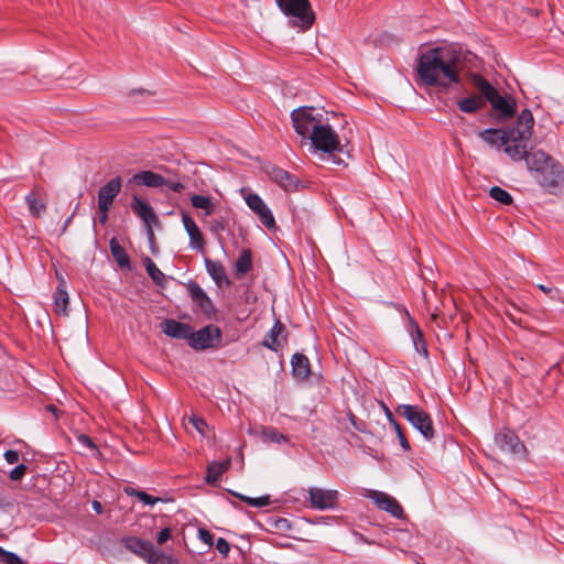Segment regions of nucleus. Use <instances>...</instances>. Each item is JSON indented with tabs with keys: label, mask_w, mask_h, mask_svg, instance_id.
Returning a JSON list of instances; mask_svg holds the SVG:
<instances>
[{
	"label": "nucleus",
	"mask_w": 564,
	"mask_h": 564,
	"mask_svg": "<svg viewBox=\"0 0 564 564\" xmlns=\"http://www.w3.org/2000/svg\"><path fill=\"white\" fill-rule=\"evenodd\" d=\"M462 55L451 47H434L425 51L419 57L416 67L419 79L426 86L448 89L459 84Z\"/></svg>",
	"instance_id": "nucleus-1"
},
{
	"label": "nucleus",
	"mask_w": 564,
	"mask_h": 564,
	"mask_svg": "<svg viewBox=\"0 0 564 564\" xmlns=\"http://www.w3.org/2000/svg\"><path fill=\"white\" fill-rule=\"evenodd\" d=\"M294 130L311 140L312 148L327 154L341 152L343 145L337 132L324 121L321 113H314L313 107H301L291 113Z\"/></svg>",
	"instance_id": "nucleus-2"
},
{
	"label": "nucleus",
	"mask_w": 564,
	"mask_h": 564,
	"mask_svg": "<svg viewBox=\"0 0 564 564\" xmlns=\"http://www.w3.org/2000/svg\"><path fill=\"white\" fill-rule=\"evenodd\" d=\"M534 119L529 109L521 111L516 127L505 129V152L514 161L528 154L529 141L533 133Z\"/></svg>",
	"instance_id": "nucleus-3"
},
{
	"label": "nucleus",
	"mask_w": 564,
	"mask_h": 564,
	"mask_svg": "<svg viewBox=\"0 0 564 564\" xmlns=\"http://www.w3.org/2000/svg\"><path fill=\"white\" fill-rule=\"evenodd\" d=\"M471 86L486 97L492 109L499 113L501 119L507 120L516 112V100L512 97H502L498 90L481 75L474 74L470 78Z\"/></svg>",
	"instance_id": "nucleus-4"
},
{
	"label": "nucleus",
	"mask_w": 564,
	"mask_h": 564,
	"mask_svg": "<svg viewBox=\"0 0 564 564\" xmlns=\"http://www.w3.org/2000/svg\"><path fill=\"white\" fill-rule=\"evenodd\" d=\"M276 6L289 18L293 28L300 31H307L315 22V13L312 10L310 0H275Z\"/></svg>",
	"instance_id": "nucleus-5"
},
{
	"label": "nucleus",
	"mask_w": 564,
	"mask_h": 564,
	"mask_svg": "<svg viewBox=\"0 0 564 564\" xmlns=\"http://www.w3.org/2000/svg\"><path fill=\"white\" fill-rule=\"evenodd\" d=\"M397 412L403 415L426 440L434 437L433 422L427 412L410 404L400 405Z\"/></svg>",
	"instance_id": "nucleus-6"
},
{
	"label": "nucleus",
	"mask_w": 564,
	"mask_h": 564,
	"mask_svg": "<svg viewBox=\"0 0 564 564\" xmlns=\"http://www.w3.org/2000/svg\"><path fill=\"white\" fill-rule=\"evenodd\" d=\"M535 180L552 195L564 193V166L556 160L540 176H535Z\"/></svg>",
	"instance_id": "nucleus-7"
},
{
	"label": "nucleus",
	"mask_w": 564,
	"mask_h": 564,
	"mask_svg": "<svg viewBox=\"0 0 564 564\" xmlns=\"http://www.w3.org/2000/svg\"><path fill=\"white\" fill-rule=\"evenodd\" d=\"M221 330L218 326L207 325L197 332L192 329L188 345L197 350H205L209 348H216L221 343Z\"/></svg>",
	"instance_id": "nucleus-8"
},
{
	"label": "nucleus",
	"mask_w": 564,
	"mask_h": 564,
	"mask_svg": "<svg viewBox=\"0 0 564 564\" xmlns=\"http://www.w3.org/2000/svg\"><path fill=\"white\" fill-rule=\"evenodd\" d=\"M495 444L502 452H509L514 455H524L527 453V448L524 444L520 441L517 434L510 430H503L496 434Z\"/></svg>",
	"instance_id": "nucleus-9"
},
{
	"label": "nucleus",
	"mask_w": 564,
	"mask_h": 564,
	"mask_svg": "<svg viewBox=\"0 0 564 564\" xmlns=\"http://www.w3.org/2000/svg\"><path fill=\"white\" fill-rule=\"evenodd\" d=\"M122 180L120 176L111 178L107 184L100 187L98 192L99 212H109L115 198L120 193Z\"/></svg>",
	"instance_id": "nucleus-10"
},
{
	"label": "nucleus",
	"mask_w": 564,
	"mask_h": 564,
	"mask_svg": "<svg viewBox=\"0 0 564 564\" xmlns=\"http://www.w3.org/2000/svg\"><path fill=\"white\" fill-rule=\"evenodd\" d=\"M310 503L314 509H332L337 505L338 491L327 490L317 487L308 489Z\"/></svg>",
	"instance_id": "nucleus-11"
},
{
	"label": "nucleus",
	"mask_w": 564,
	"mask_h": 564,
	"mask_svg": "<svg viewBox=\"0 0 564 564\" xmlns=\"http://www.w3.org/2000/svg\"><path fill=\"white\" fill-rule=\"evenodd\" d=\"M246 203L248 207L260 218L261 223L267 228H273L275 226L274 217L267 206V204L262 200V198L257 194H249L246 197Z\"/></svg>",
	"instance_id": "nucleus-12"
},
{
	"label": "nucleus",
	"mask_w": 564,
	"mask_h": 564,
	"mask_svg": "<svg viewBox=\"0 0 564 564\" xmlns=\"http://www.w3.org/2000/svg\"><path fill=\"white\" fill-rule=\"evenodd\" d=\"M265 171L270 180L284 191L293 192L297 189L300 181L295 175L274 165L268 166Z\"/></svg>",
	"instance_id": "nucleus-13"
},
{
	"label": "nucleus",
	"mask_w": 564,
	"mask_h": 564,
	"mask_svg": "<svg viewBox=\"0 0 564 564\" xmlns=\"http://www.w3.org/2000/svg\"><path fill=\"white\" fill-rule=\"evenodd\" d=\"M187 290H188L192 301L197 306H199V308L206 316L210 317L215 314L216 308H215L212 300L197 283H195V282L188 283Z\"/></svg>",
	"instance_id": "nucleus-14"
},
{
	"label": "nucleus",
	"mask_w": 564,
	"mask_h": 564,
	"mask_svg": "<svg viewBox=\"0 0 564 564\" xmlns=\"http://www.w3.org/2000/svg\"><path fill=\"white\" fill-rule=\"evenodd\" d=\"M524 159L528 169L535 172V176H540L553 162H555L554 158L542 150H538L532 153L528 152Z\"/></svg>",
	"instance_id": "nucleus-15"
},
{
	"label": "nucleus",
	"mask_w": 564,
	"mask_h": 564,
	"mask_svg": "<svg viewBox=\"0 0 564 564\" xmlns=\"http://www.w3.org/2000/svg\"><path fill=\"white\" fill-rule=\"evenodd\" d=\"M182 223L184 225L185 230L189 236V246L191 248L204 252L205 250V239L196 225L195 220L187 214L182 215Z\"/></svg>",
	"instance_id": "nucleus-16"
},
{
	"label": "nucleus",
	"mask_w": 564,
	"mask_h": 564,
	"mask_svg": "<svg viewBox=\"0 0 564 564\" xmlns=\"http://www.w3.org/2000/svg\"><path fill=\"white\" fill-rule=\"evenodd\" d=\"M161 330L169 337L189 340L192 327L188 324L166 318L161 323Z\"/></svg>",
	"instance_id": "nucleus-17"
},
{
	"label": "nucleus",
	"mask_w": 564,
	"mask_h": 564,
	"mask_svg": "<svg viewBox=\"0 0 564 564\" xmlns=\"http://www.w3.org/2000/svg\"><path fill=\"white\" fill-rule=\"evenodd\" d=\"M371 498L378 508L391 513L395 518L403 517V509L393 497L381 491H373Z\"/></svg>",
	"instance_id": "nucleus-18"
},
{
	"label": "nucleus",
	"mask_w": 564,
	"mask_h": 564,
	"mask_svg": "<svg viewBox=\"0 0 564 564\" xmlns=\"http://www.w3.org/2000/svg\"><path fill=\"white\" fill-rule=\"evenodd\" d=\"M132 212L140 217L145 225H158L159 218L153 208L144 200L134 196L131 203Z\"/></svg>",
	"instance_id": "nucleus-19"
},
{
	"label": "nucleus",
	"mask_w": 564,
	"mask_h": 564,
	"mask_svg": "<svg viewBox=\"0 0 564 564\" xmlns=\"http://www.w3.org/2000/svg\"><path fill=\"white\" fill-rule=\"evenodd\" d=\"M29 212L34 218H40L46 212V199L37 191H32L25 196Z\"/></svg>",
	"instance_id": "nucleus-20"
},
{
	"label": "nucleus",
	"mask_w": 564,
	"mask_h": 564,
	"mask_svg": "<svg viewBox=\"0 0 564 564\" xmlns=\"http://www.w3.org/2000/svg\"><path fill=\"white\" fill-rule=\"evenodd\" d=\"M59 283L54 293V312L56 314L67 315V306L69 302L66 291V283L63 276H58Z\"/></svg>",
	"instance_id": "nucleus-21"
},
{
	"label": "nucleus",
	"mask_w": 564,
	"mask_h": 564,
	"mask_svg": "<svg viewBox=\"0 0 564 564\" xmlns=\"http://www.w3.org/2000/svg\"><path fill=\"white\" fill-rule=\"evenodd\" d=\"M460 111L465 113H475L486 106V97L478 93L457 101Z\"/></svg>",
	"instance_id": "nucleus-22"
},
{
	"label": "nucleus",
	"mask_w": 564,
	"mask_h": 564,
	"mask_svg": "<svg viewBox=\"0 0 564 564\" xmlns=\"http://www.w3.org/2000/svg\"><path fill=\"white\" fill-rule=\"evenodd\" d=\"M205 265L208 274L218 286H221L223 284H226L227 286L230 285V281L227 278L226 270L221 263L206 259Z\"/></svg>",
	"instance_id": "nucleus-23"
},
{
	"label": "nucleus",
	"mask_w": 564,
	"mask_h": 564,
	"mask_svg": "<svg viewBox=\"0 0 564 564\" xmlns=\"http://www.w3.org/2000/svg\"><path fill=\"white\" fill-rule=\"evenodd\" d=\"M123 542L128 550L140 555L144 560L148 558L150 552H153L154 545L151 542H147L138 538H128Z\"/></svg>",
	"instance_id": "nucleus-24"
},
{
	"label": "nucleus",
	"mask_w": 564,
	"mask_h": 564,
	"mask_svg": "<svg viewBox=\"0 0 564 564\" xmlns=\"http://www.w3.org/2000/svg\"><path fill=\"white\" fill-rule=\"evenodd\" d=\"M133 181L148 187H161L165 184V178L152 171H144L133 176Z\"/></svg>",
	"instance_id": "nucleus-25"
},
{
	"label": "nucleus",
	"mask_w": 564,
	"mask_h": 564,
	"mask_svg": "<svg viewBox=\"0 0 564 564\" xmlns=\"http://www.w3.org/2000/svg\"><path fill=\"white\" fill-rule=\"evenodd\" d=\"M293 375L299 379H306L310 376V361L303 354H295L291 360Z\"/></svg>",
	"instance_id": "nucleus-26"
},
{
	"label": "nucleus",
	"mask_w": 564,
	"mask_h": 564,
	"mask_svg": "<svg viewBox=\"0 0 564 564\" xmlns=\"http://www.w3.org/2000/svg\"><path fill=\"white\" fill-rule=\"evenodd\" d=\"M252 269V253L249 249L241 251L235 264V275L237 279L243 278Z\"/></svg>",
	"instance_id": "nucleus-27"
},
{
	"label": "nucleus",
	"mask_w": 564,
	"mask_h": 564,
	"mask_svg": "<svg viewBox=\"0 0 564 564\" xmlns=\"http://www.w3.org/2000/svg\"><path fill=\"white\" fill-rule=\"evenodd\" d=\"M229 466L230 459L212 463L207 468L206 481L208 484L216 482L221 477V475L228 470Z\"/></svg>",
	"instance_id": "nucleus-28"
},
{
	"label": "nucleus",
	"mask_w": 564,
	"mask_h": 564,
	"mask_svg": "<svg viewBox=\"0 0 564 564\" xmlns=\"http://www.w3.org/2000/svg\"><path fill=\"white\" fill-rule=\"evenodd\" d=\"M480 138L491 144L505 148V129H486L479 133Z\"/></svg>",
	"instance_id": "nucleus-29"
},
{
	"label": "nucleus",
	"mask_w": 564,
	"mask_h": 564,
	"mask_svg": "<svg viewBox=\"0 0 564 564\" xmlns=\"http://www.w3.org/2000/svg\"><path fill=\"white\" fill-rule=\"evenodd\" d=\"M109 246H110L111 254L115 258V260L117 261V263L121 268L129 267L130 258H129L128 253L126 252L124 248L122 246H120L118 240L116 238H111Z\"/></svg>",
	"instance_id": "nucleus-30"
},
{
	"label": "nucleus",
	"mask_w": 564,
	"mask_h": 564,
	"mask_svg": "<svg viewBox=\"0 0 564 564\" xmlns=\"http://www.w3.org/2000/svg\"><path fill=\"white\" fill-rule=\"evenodd\" d=\"M283 330L284 325L278 321L272 327L270 334L263 340V346L270 348L271 350L278 351V349L281 347V341L279 337Z\"/></svg>",
	"instance_id": "nucleus-31"
},
{
	"label": "nucleus",
	"mask_w": 564,
	"mask_h": 564,
	"mask_svg": "<svg viewBox=\"0 0 564 564\" xmlns=\"http://www.w3.org/2000/svg\"><path fill=\"white\" fill-rule=\"evenodd\" d=\"M192 206L197 209H203L206 216H209L215 210V204L212 202V198L203 195H193L191 197Z\"/></svg>",
	"instance_id": "nucleus-32"
},
{
	"label": "nucleus",
	"mask_w": 564,
	"mask_h": 564,
	"mask_svg": "<svg viewBox=\"0 0 564 564\" xmlns=\"http://www.w3.org/2000/svg\"><path fill=\"white\" fill-rule=\"evenodd\" d=\"M143 262L145 265V270H147L148 274L151 276V279L153 280V282L158 285H163L164 281H165V275L156 267V264L149 257H145Z\"/></svg>",
	"instance_id": "nucleus-33"
},
{
	"label": "nucleus",
	"mask_w": 564,
	"mask_h": 564,
	"mask_svg": "<svg viewBox=\"0 0 564 564\" xmlns=\"http://www.w3.org/2000/svg\"><path fill=\"white\" fill-rule=\"evenodd\" d=\"M123 491L126 495L135 497L140 501H142L143 503L149 505V506H153L154 503L162 501V499L159 497H153V496L147 494L145 491H141V490L134 489L132 487H126L123 489Z\"/></svg>",
	"instance_id": "nucleus-34"
},
{
	"label": "nucleus",
	"mask_w": 564,
	"mask_h": 564,
	"mask_svg": "<svg viewBox=\"0 0 564 564\" xmlns=\"http://www.w3.org/2000/svg\"><path fill=\"white\" fill-rule=\"evenodd\" d=\"M148 563L150 564H177V561L170 555L163 554L155 546L153 547V552H150L148 558Z\"/></svg>",
	"instance_id": "nucleus-35"
},
{
	"label": "nucleus",
	"mask_w": 564,
	"mask_h": 564,
	"mask_svg": "<svg viewBox=\"0 0 564 564\" xmlns=\"http://www.w3.org/2000/svg\"><path fill=\"white\" fill-rule=\"evenodd\" d=\"M489 196L503 205H510L513 202L512 196L499 186H492L489 189Z\"/></svg>",
	"instance_id": "nucleus-36"
},
{
	"label": "nucleus",
	"mask_w": 564,
	"mask_h": 564,
	"mask_svg": "<svg viewBox=\"0 0 564 564\" xmlns=\"http://www.w3.org/2000/svg\"><path fill=\"white\" fill-rule=\"evenodd\" d=\"M262 438L264 442H272V443H282V442H288L289 438L286 435L280 433L274 427H265L263 429L262 431Z\"/></svg>",
	"instance_id": "nucleus-37"
},
{
	"label": "nucleus",
	"mask_w": 564,
	"mask_h": 564,
	"mask_svg": "<svg viewBox=\"0 0 564 564\" xmlns=\"http://www.w3.org/2000/svg\"><path fill=\"white\" fill-rule=\"evenodd\" d=\"M236 496L240 500L247 502L249 506L257 507V508L267 507L271 502V499H270L269 495L261 496V497H258V498H250V497H247V496H243V495H236Z\"/></svg>",
	"instance_id": "nucleus-38"
},
{
	"label": "nucleus",
	"mask_w": 564,
	"mask_h": 564,
	"mask_svg": "<svg viewBox=\"0 0 564 564\" xmlns=\"http://www.w3.org/2000/svg\"><path fill=\"white\" fill-rule=\"evenodd\" d=\"M0 562L4 564H28L22 558H20L17 554L6 551L0 546Z\"/></svg>",
	"instance_id": "nucleus-39"
},
{
	"label": "nucleus",
	"mask_w": 564,
	"mask_h": 564,
	"mask_svg": "<svg viewBox=\"0 0 564 564\" xmlns=\"http://www.w3.org/2000/svg\"><path fill=\"white\" fill-rule=\"evenodd\" d=\"M77 442L83 447H86V448L90 449L93 452L94 456H96V457L100 456L99 449L97 448V446L95 445V443L93 442V440L88 435L79 434L77 436Z\"/></svg>",
	"instance_id": "nucleus-40"
},
{
	"label": "nucleus",
	"mask_w": 564,
	"mask_h": 564,
	"mask_svg": "<svg viewBox=\"0 0 564 564\" xmlns=\"http://www.w3.org/2000/svg\"><path fill=\"white\" fill-rule=\"evenodd\" d=\"M413 327H414V330H412L411 335H412L415 348L417 351H420L422 349L426 354L427 350L425 347V343L423 340V334L417 325L413 324Z\"/></svg>",
	"instance_id": "nucleus-41"
},
{
	"label": "nucleus",
	"mask_w": 564,
	"mask_h": 564,
	"mask_svg": "<svg viewBox=\"0 0 564 564\" xmlns=\"http://www.w3.org/2000/svg\"><path fill=\"white\" fill-rule=\"evenodd\" d=\"M188 422L193 425V427L200 434L205 435L206 429L208 427L205 420L197 417L195 415L191 416Z\"/></svg>",
	"instance_id": "nucleus-42"
},
{
	"label": "nucleus",
	"mask_w": 564,
	"mask_h": 564,
	"mask_svg": "<svg viewBox=\"0 0 564 564\" xmlns=\"http://www.w3.org/2000/svg\"><path fill=\"white\" fill-rule=\"evenodd\" d=\"M28 467L24 464L18 465L15 468H13L10 473V479L18 481L23 478V476L26 474Z\"/></svg>",
	"instance_id": "nucleus-43"
},
{
	"label": "nucleus",
	"mask_w": 564,
	"mask_h": 564,
	"mask_svg": "<svg viewBox=\"0 0 564 564\" xmlns=\"http://www.w3.org/2000/svg\"><path fill=\"white\" fill-rule=\"evenodd\" d=\"M348 419H349V422H350L351 426L355 430H357L359 432H365L366 431V424L362 421H359L354 413L348 412Z\"/></svg>",
	"instance_id": "nucleus-44"
},
{
	"label": "nucleus",
	"mask_w": 564,
	"mask_h": 564,
	"mask_svg": "<svg viewBox=\"0 0 564 564\" xmlns=\"http://www.w3.org/2000/svg\"><path fill=\"white\" fill-rule=\"evenodd\" d=\"M216 549L221 555L227 556L230 551V545L226 539L219 538L216 542Z\"/></svg>",
	"instance_id": "nucleus-45"
},
{
	"label": "nucleus",
	"mask_w": 564,
	"mask_h": 564,
	"mask_svg": "<svg viewBox=\"0 0 564 564\" xmlns=\"http://www.w3.org/2000/svg\"><path fill=\"white\" fill-rule=\"evenodd\" d=\"M4 459L9 464H15L20 459V454L18 451L9 449L4 453Z\"/></svg>",
	"instance_id": "nucleus-46"
},
{
	"label": "nucleus",
	"mask_w": 564,
	"mask_h": 564,
	"mask_svg": "<svg viewBox=\"0 0 564 564\" xmlns=\"http://www.w3.org/2000/svg\"><path fill=\"white\" fill-rule=\"evenodd\" d=\"M170 538H171V529L164 528L162 531L159 532V534L156 536V542L159 544H164Z\"/></svg>",
	"instance_id": "nucleus-47"
},
{
	"label": "nucleus",
	"mask_w": 564,
	"mask_h": 564,
	"mask_svg": "<svg viewBox=\"0 0 564 564\" xmlns=\"http://www.w3.org/2000/svg\"><path fill=\"white\" fill-rule=\"evenodd\" d=\"M198 533H199V539L204 543H206L208 545H213V534L209 531H207L205 529H200Z\"/></svg>",
	"instance_id": "nucleus-48"
},
{
	"label": "nucleus",
	"mask_w": 564,
	"mask_h": 564,
	"mask_svg": "<svg viewBox=\"0 0 564 564\" xmlns=\"http://www.w3.org/2000/svg\"><path fill=\"white\" fill-rule=\"evenodd\" d=\"M164 186H167L170 189H172L173 192L175 193H180L184 189V185L180 182H173V181H166L165 180V184Z\"/></svg>",
	"instance_id": "nucleus-49"
},
{
	"label": "nucleus",
	"mask_w": 564,
	"mask_h": 564,
	"mask_svg": "<svg viewBox=\"0 0 564 564\" xmlns=\"http://www.w3.org/2000/svg\"><path fill=\"white\" fill-rule=\"evenodd\" d=\"M145 227H147L148 239H149V242H150L151 248H152V252H156V248L154 247V245H155V237H154V232H153V229H152V225H145Z\"/></svg>",
	"instance_id": "nucleus-50"
},
{
	"label": "nucleus",
	"mask_w": 564,
	"mask_h": 564,
	"mask_svg": "<svg viewBox=\"0 0 564 564\" xmlns=\"http://www.w3.org/2000/svg\"><path fill=\"white\" fill-rule=\"evenodd\" d=\"M210 229L213 232L218 234L225 229V225L220 220H214L212 221Z\"/></svg>",
	"instance_id": "nucleus-51"
},
{
	"label": "nucleus",
	"mask_w": 564,
	"mask_h": 564,
	"mask_svg": "<svg viewBox=\"0 0 564 564\" xmlns=\"http://www.w3.org/2000/svg\"><path fill=\"white\" fill-rule=\"evenodd\" d=\"M398 438H399V442H400V445L401 447L404 449V451H409L410 449V443L405 436L404 433H400L398 435Z\"/></svg>",
	"instance_id": "nucleus-52"
},
{
	"label": "nucleus",
	"mask_w": 564,
	"mask_h": 564,
	"mask_svg": "<svg viewBox=\"0 0 564 564\" xmlns=\"http://www.w3.org/2000/svg\"><path fill=\"white\" fill-rule=\"evenodd\" d=\"M389 420L393 424V426L395 429V432H397V435H399L400 433H403L400 424L392 417L391 413H389Z\"/></svg>",
	"instance_id": "nucleus-53"
},
{
	"label": "nucleus",
	"mask_w": 564,
	"mask_h": 564,
	"mask_svg": "<svg viewBox=\"0 0 564 564\" xmlns=\"http://www.w3.org/2000/svg\"><path fill=\"white\" fill-rule=\"evenodd\" d=\"M93 508L99 514L102 512V505L97 500L93 501Z\"/></svg>",
	"instance_id": "nucleus-54"
},
{
	"label": "nucleus",
	"mask_w": 564,
	"mask_h": 564,
	"mask_svg": "<svg viewBox=\"0 0 564 564\" xmlns=\"http://www.w3.org/2000/svg\"><path fill=\"white\" fill-rule=\"evenodd\" d=\"M538 288H539L542 292H544V293H546V294H549V293H551V292H552V288L546 286V285H543V284H539V285H538Z\"/></svg>",
	"instance_id": "nucleus-55"
},
{
	"label": "nucleus",
	"mask_w": 564,
	"mask_h": 564,
	"mask_svg": "<svg viewBox=\"0 0 564 564\" xmlns=\"http://www.w3.org/2000/svg\"><path fill=\"white\" fill-rule=\"evenodd\" d=\"M100 214H101V215H100V217H99V221H100L101 224H105V223L107 221V219H108V212H100Z\"/></svg>",
	"instance_id": "nucleus-56"
},
{
	"label": "nucleus",
	"mask_w": 564,
	"mask_h": 564,
	"mask_svg": "<svg viewBox=\"0 0 564 564\" xmlns=\"http://www.w3.org/2000/svg\"><path fill=\"white\" fill-rule=\"evenodd\" d=\"M70 220H72V218H70V217H69L68 219H66V221H65V224H64V226H63V231H65V230H66V228H67V226L69 225Z\"/></svg>",
	"instance_id": "nucleus-57"
},
{
	"label": "nucleus",
	"mask_w": 564,
	"mask_h": 564,
	"mask_svg": "<svg viewBox=\"0 0 564 564\" xmlns=\"http://www.w3.org/2000/svg\"><path fill=\"white\" fill-rule=\"evenodd\" d=\"M47 409L52 412H55L56 411V408L54 405H48Z\"/></svg>",
	"instance_id": "nucleus-58"
}]
</instances>
